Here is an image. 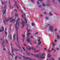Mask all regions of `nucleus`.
I'll list each match as a JSON object with an SVG mask.
<instances>
[{
	"label": "nucleus",
	"mask_w": 60,
	"mask_h": 60,
	"mask_svg": "<svg viewBox=\"0 0 60 60\" xmlns=\"http://www.w3.org/2000/svg\"><path fill=\"white\" fill-rule=\"evenodd\" d=\"M20 19V18H19L17 19L16 21V23L15 25V28L16 29V34H17V41L18 42V44H19V37H18V28L19 27H17V23H18V22L19 21Z\"/></svg>",
	"instance_id": "nucleus-1"
},
{
	"label": "nucleus",
	"mask_w": 60,
	"mask_h": 60,
	"mask_svg": "<svg viewBox=\"0 0 60 60\" xmlns=\"http://www.w3.org/2000/svg\"><path fill=\"white\" fill-rule=\"evenodd\" d=\"M35 56L36 57H38L39 58H40L41 59L45 58V57L43 56V54L40 55L38 54L35 55Z\"/></svg>",
	"instance_id": "nucleus-2"
},
{
	"label": "nucleus",
	"mask_w": 60,
	"mask_h": 60,
	"mask_svg": "<svg viewBox=\"0 0 60 60\" xmlns=\"http://www.w3.org/2000/svg\"><path fill=\"white\" fill-rule=\"evenodd\" d=\"M6 7V4H5L4 5V10H3L2 11V12H3V14H5V12H6V9L5 8Z\"/></svg>",
	"instance_id": "nucleus-3"
},
{
	"label": "nucleus",
	"mask_w": 60,
	"mask_h": 60,
	"mask_svg": "<svg viewBox=\"0 0 60 60\" xmlns=\"http://www.w3.org/2000/svg\"><path fill=\"white\" fill-rule=\"evenodd\" d=\"M11 48H12V53L13 56H14V54L13 53V51H14V50H15V51H19V50H18L15 49H12V47Z\"/></svg>",
	"instance_id": "nucleus-4"
},
{
	"label": "nucleus",
	"mask_w": 60,
	"mask_h": 60,
	"mask_svg": "<svg viewBox=\"0 0 60 60\" xmlns=\"http://www.w3.org/2000/svg\"><path fill=\"white\" fill-rule=\"evenodd\" d=\"M21 24L22 25V28H23L24 26H25V22L24 21H23V19H22L21 21Z\"/></svg>",
	"instance_id": "nucleus-5"
},
{
	"label": "nucleus",
	"mask_w": 60,
	"mask_h": 60,
	"mask_svg": "<svg viewBox=\"0 0 60 60\" xmlns=\"http://www.w3.org/2000/svg\"><path fill=\"white\" fill-rule=\"evenodd\" d=\"M49 30H50V31H51L52 32L53 31V27L52 26H50L49 27Z\"/></svg>",
	"instance_id": "nucleus-6"
},
{
	"label": "nucleus",
	"mask_w": 60,
	"mask_h": 60,
	"mask_svg": "<svg viewBox=\"0 0 60 60\" xmlns=\"http://www.w3.org/2000/svg\"><path fill=\"white\" fill-rule=\"evenodd\" d=\"M23 58H24L25 60L26 59H29V60H34V59H31L30 58H27V57H23Z\"/></svg>",
	"instance_id": "nucleus-7"
},
{
	"label": "nucleus",
	"mask_w": 60,
	"mask_h": 60,
	"mask_svg": "<svg viewBox=\"0 0 60 60\" xmlns=\"http://www.w3.org/2000/svg\"><path fill=\"white\" fill-rule=\"evenodd\" d=\"M5 19V22H7V21H9V20H11V19H12V18H8V19Z\"/></svg>",
	"instance_id": "nucleus-8"
},
{
	"label": "nucleus",
	"mask_w": 60,
	"mask_h": 60,
	"mask_svg": "<svg viewBox=\"0 0 60 60\" xmlns=\"http://www.w3.org/2000/svg\"><path fill=\"white\" fill-rule=\"evenodd\" d=\"M25 21L26 22L25 24L26 25V26H27V29H28V24H26V23L27 22V21H26V19H25Z\"/></svg>",
	"instance_id": "nucleus-9"
},
{
	"label": "nucleus",
	"mask_w": 60,
	"mask_h": 60,
	"mask_svg": "<svg viewBox=\"0 0 60 60\" xmlns=\"http://www.w3.org/2000/svg\"><path fill=\"white\" fill-rule=\"evenodd\" d=\"M26 41H27L28 43H29L31 42V40H30V38H29L26 40Z\"/></svg>",
	"instance_id": "nucleus-10"
},
{
	"label": "nucleus",
	"mask_w": 60,
	"mask_h": 60,
	"mask_svg": "<svg viewBox=\"0 0 60 60\" xmlns=\"http://www.w3.org/2000/svg\"><path fill=\"white\" fill-rule=\"evenodd\" d=\"M40 50H36L34 48V52H39Z\"/></svg>",
	"instance_id": "nucleus-11"
},
{
	"label": "nucleus",
	"mask_w": 60,
	"mask_h": 60,
	"mask_svg": "<svg viewBox=\"0 0 60 60\" xmlns=\"http://www.w3.org/2000/svg\"><path fill=\"white\" fill-rule=\"evenodd\" d=\"M16 19V17L15 16V19H12L11 20V22H14V21H15V19Z\"/></svg>",
	"instance_id": "nucleus-12"
},
{
	"label": "nucleus",
	"mask_w": 60,
	"mask_h": 60,
	"mask_svg": "<svg viewBox=\"0 0 60 60\" xmlns=\"http://www.w3.org/2000/svg\"><path fill=\"white\" fill-rule=\"evenodd\" d=\"M57 37L58 39H59L60 38V36H59V34H57Z\"/></svg>",
	"instance_id": "nucleus-13"
},
{
	"label": "nucleus",
	"mask_w": 60,
	"mask_h": 60,
	"mask_svg": "<svg viewBox=\"0 0 60 60\" xmlns=\"http://www.w3.org/2000/svg\"><path fill=\"white\" fill-rule=\"evenodd\" d=\"M5 34L6 35H7V32H6V28H5Z\"/></svg>",
	"instance_id": "nucleus-14"
},
{
	"label": "nucleus",
	"mask_w": 60,
	"mask_h": 60,
	"mask_svg": "<svg viewBox=\"0 0 60 60\" xmlns=\"http://www.w3.org/2000/svg\"><path fill=\"white\" fill-rule=\"evenodd\" d=\"M30 33H29V34H27V36H26V38H29V35L30 34Z\"/></svg>",
	"instance_id": "nucleus-15"
},
{
	"label": "nucleus",
	"mask_w": 60,
	"mask_h": 60,
	"mask_svg": "<svg viewBox=\"0 0 60 60\" xmlns=\"http://www.w3.org/2000/svg\"><path fill=\"white\" fill-rule=\"evenodd\" d=\"M26 54H27V55H30V53L27 52H26Z\"/></svg>",
	"instance_id": "nucleus-16"
},
{
	"label": "nucleus",
	"mask_w": 60,
	"mask_h": 60,
	"mask_svg": "<svg viewBox=\"0 0 60 60\" xmlns=\"http://www.w3.org/2000/svg\"><path fill=\"white\" fill-rule=\"evenodd\" d=\"M48 57H50V56H51V55H50V53H49L48 54Z\"/></svg>",
	"instance_id": "nucleus-17"
},
{
	"label": "nucleus",
	"mask_w": 60,
	"mask_h": 60,
	"mask_svg": "<svg viewBox=\"0 0 60 60\" xmlns=\"http://www.w3.org/2000/svg\"><path fill=\"white\" fill-rule=\"evenodd\" d=\"M15 2V5L17 6V8L18 9H19V7L17 5H16V4H17V2Z\"/></svg>",
	"instance_id": "nucleus-18"
},
{
	"label": "nucleus",
	"mask_w": 60,
	"mask_h": 60,
	"mask_svg": "<svg viewBox=\"0 0 60 60\" xmlns=\"http://www.w3.org/2000/svg\"><path fill=\"white\" fill-rule=\"evenodd\" d=\"M38 45H40L41 44V41H40L38 43Z\"/></svg>",
	"instance_id": "nucleus-19"
},
{
	"label": "nucleus",
	"mask_w": 60,
	"mask_h": 60,
	"mask_svg": "<svg viewBox=\"0 0 60 60\" xmlns=\"http://www.w3.org/2000/svg\"><path fill=\"white\" fill-rule=\"evenodd\" d=\"M2 4H6V2H2Z\"/></svg>",
	"instance_id": "nucleus-20"
},
{
	"label": "nucleus",
	"mask_w": 60,
	"mask_h": 60,
	"mask_svg": "<svg viewBox=\"0 0 60 60\" xmlns=\"http://www.w3.org/2000/svg\"><path fill=\"white\" fill-rule=\"evenodd\" d=\"M13 40L14 41V40H15V35L14 34H13Z\"/></svg>",
	"instance_id": "nucleus-21"
},
{
	"label": "nucleus",
	"mask_w": 60,
	"mask_h": 60,
	"mask_svg": "<svg viewBox=\"0 0 60 60\" xmlns=\"http://www.w3.org/2000/svg\"><path fill=\"white\" fill-rule=\"evenodd\" d=\"M8 54L9 55V56H12V57H13V56H12V55L9 52L8 53Z\"/></svg>",
	"instance_id": "nucleus-22"
},
{
	"label": "nucleus",
	"mask_w": 60,
	"mask_h": 60,
	"mask_svg": "<svg viewBox=\"0 0 60 60\" xmlns=\"http://www.w3.org/2000/svg\"><path fill=\"white\" fill-rule=\"evenodd\" d=\"M15 16H16V17H18V14L17 13H16L15 14Z\"/></svg>",
	"instance_id": "nucleus-23"
},
{
	"label": "nucleus",
	"mask_w": 60,
	"mask_h": 60,
	"mask_svg": "<svg viewBox=\"0 0 60 60\" xmlns=\"http://www.w3.org/2000/svg\"><path fill=\"white\" fill-rule=\"evenodd\" d=\"M49 15H50V16H52V13H51V12H50L49 13Z\"/></svg>",
	"instance_id": "nucleus-24"
},
{
	"label": "nucleus",
	"mask_w": 60,
	"mask_h": 60,
	"mask_svg": "<svg viewBox=\"0 0 60 60\" xmlns=\"http://www.w3.org/2000/svg\"><path fill=\"white\" fill-rule=\"evenodd\" d=\"M38 39H39L38 40V41H40V39H41V38L39 37V38H38Z\"/></svg>",
	"instance_id": "nucleus-25"
},
{
	"label": "nucleus",
	"mask_w": 60,
	"mask_h": 60,
	"mask_svg": "<svg viewBox=\"0 0 60 60\" xmlns=\"http://www.w3.org/2000/svg\"><path fill=\"white\" fill-rule=\"evenodd\" d=\"M25 36H26V35H22V36L23 38H24V37Z\"/></svg>",
	"instance_id": "nucleus-26"
},
{
	"label": "nucleus",
	"mask_w": 60,
	"mask_h": 60,
	"mask_svg": "<svg viewBox=\"0 0 60 60\" xmlns=\"http://www.w3.org/2000/svg\"><path fill=\"white\" fill-rule=\"evenodd\" d=\"M22 49H23V50H24V51H26V50H25V49L23 47H22Z\"/></svg>",
	"instance_id": "nucleus-27"
},
{
	"label": "nucleus",
	"mask_w": 60,
	"mask_h": 60,
	"mask_svg": "<svg viewBox=\"0 0 60 60\" xmlns=\"http://www.w3.org/2000/svg\"><path fill=\"white\" fill-rule=\"evenodd\" d=\"M4 43V41H3V42L2 43V45H3V46H4V44H3V43Z\"/></svg>",
	"instance_id": "nucleus-28"
},
{
	"label": "nucleus",
	"mask_w": 60,
	"mask_h": 60,
	"mask_svg": "<svg viewBox=\"0 0 60 60\" xmlns=\"http://www.w3.org/2000/svg\"><path fill=\"white\" fill-rule=\"evenodd\" d=\"M9 58L10 60H12V59L11 58V57H10V56H9Z\"/></svg>",
	"instance_id": "nucleus-29"
},
{
	"label": "nucleus",
	"mask_w": 60,
	"mask_h": 60,
	"mask_svg": "<svg viewBox=\"0 0 60 60\" xmlns=\"http://www.w3.org/2000/svg\"><path fill=\"white\" fill-rule=\"evenodd\" d=\"M45 19L47 20L48 19H49V18L47 17H45Z\"/></svg>",
	"instance_id": "nucleus-30"
},
{
	"label": "nucleus",
	"mask_w": 60,
	"mask_h": 60,
	"mask_svg": "<svg viewBox=\"0 0 60 60\" xmlns=\"http://www.w3.org/2000/svg\"><path fill=\"white\" fill-rule=\"evenodd\" d=\"M45 4H42V6H45Z\"/></svg>",
	"instance_id": "nucleus-31"
},
{
	"label": "nucleus",
	"mask_w": 60,
	"mask_h": 60,
	"mask_svg": "<svg viewBox=\"0 0 60 60\" xmlns=\"http://www.w3.org/2000/svg\"><path fill=\"white\" fill-rule=\"evenodd\" d=\"M27 31H28V33H29V32L30 31H31V30H27Z\"/></svg>",
	"instance_id": "nucleus-32"
},
{
	"label": "nucleus",
	"mask_w": 60,
	"mask_h": 60,
	"mask_svg": "<svg viewBox=\"0 0 60 60\" xmlns=\"http://www.w3.org/2000/svg\"><path fill=\"white\" fill-rule=\"evenodd\" d=\"M55 45V44H52V46H53V47H54V46Z\"/></svg>",
	"instance_id": "nucleus-33"
},
{
	"label": "nucleus",
	"mask_w": 60,
	"mask_h": 60,
	"mask_svg": "<svg viewBox=\"0 0 60 60\" xmlns=\"http://www.w3.org/2000/svg\"><path fill=\"white\" fill-rule=\"evenodd\" d=\"M8 3L10 6H11V4H10V1H8Z\"/></svg>",
	"instance_id": "nucleus-34"
},
{
	"label": "nucleus",
	"mask_w": 60,
	"mask_h": 60,
	"mask_svg": "<svg viewBox=\"0 0 60 60\" xmlns=\"http://www.w3.org/2000/svg\"><path fill=\"white\" fill-rule=\"evenodd\" d=\"M18 56H16L15 58V59H16V58H17V57H18Z\"/></svg>",
	"instance_id": "nucleus-35"
},
{
	"label": "nucleus",
	"mask_w": 60,
	"mask_h": 60,
	"mask_svg": "<svg viewBox=\"0 0 60 60\" xmlns=\"http://www.w3.org/2000/svg\"><path fill=\"white\" fill-rule=\"evenodd\" d=\"M32 26H34V23H32Z\"/></svg>",
	"instance_id": "nucleus-36"
},
{
	"label": "nucleus",
	"mask_w": 60,
	"mask_h": 60,
	"mask_svg": "<svg viewBox=\"0 0 60 60\" xmlns=\"http://www.w3.org/2000/svg\"><path fill=\"white\" fill-rule=\"evenodd\" d=\"M51 50L52 51L53 50H54V49L53 48H51Z\"/></svg>",
	"instance_id": "nucleus-37"
},
{
	"label": "nucleus",
	"mask_w": 60,
	"mask_h": 60,
	"mask_svg": "<svg viewBox=\"0 0 60 60\" xmlns=\"http://www.w3.org/2000/svg\"><path fill=\"white\" fill-rule=\"evenodd\" d=\"M39 0H38L37 2V3H38V4H40V3H39Z\"/></svg>",
	"instance_id": "nucleus-38"
},
{
	"label": "nucleus",
	"mask_w": 60,
	"mask_h": 60,
	"mask_svg": "<svg viewBox=\"0 0 60 60\" xmlns=\"http://www.w3.org/2000/svg\"><path fill=\"white\" fill-rule=\"evenodd\" d=\"M18 48H19L20 49H21V48H20V46H18Z\"/></svg>",
	"instance_id": "nucleus-39"
},
{
	"label": "nucleus",
	"mask_w": 60,
	"mask_h": 60,
	"mask_svg": "<svg viewBox=\"0 0 60 60\" xmlns=\"http://www.w3.org/2000/svg\"><path fill=\"white\" fill-rule=\"evenodd\" d=\"M10 40H11V36H10Z\"/></svg>",
	"instance_id": "nucleus-40"
},
{
	"label": "nucleus",
	"mask_w": 60,
	"mask_h": 60,
	"mask_svg": "<svg viewBox=\"0 0 60 60\" xmlns=\"http://www.w3.org/2000/svg\"><path fill=\"white\" fill-rule=\"evenodd\" d=\"M48 52H51V51L50 50H49V51H48Z\"/></svg>",
	"instance_id": "nucleus-41"
},
{
	"label": "nucleus",
	"mask_w": 60,
	"mask_h": 60,
	"mask_svg": "<svg viewBox=\"0 0 60 60\" xmlns=\"http://www.w3.org/2000/svg\"><path fill=\"white\" fill-rule=\"evenodd\" d=\"M31 49V48H29V50H30Z\"/></svg>",
	"instance_id": "nucleus-42"
},
{
	"label": "nucleus",
	"mask_w": 60,
	"mask_h": 60,
	"mask_svg": "<svg viewBox=\"0 0 60 60\" xmlns=\"http://www.w3.org/2000/svg\"><path fill=\"white\" fill-rule=\"evenodd\" d=\"M41 5L39 6V8L41 7Z\"/></svg>",
	"instance_id": "nucleus-43"
},
{
	"label": "nucleus",
	"mask_w": 60,
	"mask_h": 60,
	"mask_svg": "<svg viewBox=\"0 0 60 60\" xmlns=\"http://www.w3.org/2000/svg\"><path fill=\"white\" fill-rule=\"evenodd\" d=\"M56 49H57V50H59V48H56Z\"/></svg>",
	"instance_id": "nucleus-44"
},
{
	"label": "nucleus",
	"mask_w": 60,
	"mask_h": 60,
	"mask_svg": "<svg viewBox=\"0 0 60 60\" xmlns=\"http://www.w3.org/2000/svg\"><path fill=\"white\" fill-rule=\"evenodd\" d=\"M3 21L4 24H5V21H4V20H3Z\"/></svg>",
	"instance_id": "nucleus-45"
},
{
	"label": "nucleus",
	"mask_w": 60,
	"mask_h": 60,
	"mask_svg": "<svg viewBox=\"0 0 60 60\" xmlns=\"http://www.w3.org/2000/svg\"><path fill=\"white\" fill-rule=\"evenodd\" d=\"M38 34V33L36 32L35 34Z\"/></svg>",
	"instance_id": "nucleus-46"
},
{
	"label": "nucleus",
	"mask_w": 60,
	"mask_h": 60,
	"mask_svg": "<svg viewBox=\"0 0 60 60\" xmlns=\"http://www.w3.org/2000/svg\"><path fill=\"white\" fill-rule=\"evenodd\" d=\"M32 2H34V0H31Z\"/></svg>",
	"instance_id": "nucleus-47"
},
{
	"label": "nucleus",
	"mask_w": 60,
	"mask_h": 60,
	"mask_svg": "<svg viewBox=\"0 0 60 60\" xmlns=\"http://www.w3.org/2000/svg\"><path fill=\"white\" fill-rule=\"evenodd\" d=\"M34 38V37H33V36H31V38Z\"/></svg>",
	"instance_id": "nucleus-48"
},
{
	"label": "nucleus",
	"mask_w": 60,
	"mask_h": 60,
	"mask_svg": "<svg viewBox=\"0 0 60 60\" xmlns=\"http://www.w3.org/2000/svg\"><path fill=\"white\" fill-rule=\"evenodd\" d=\"M46 5L47 6H49V4H46Z\"/></svg>",
	"instance_id": "nucleus-49"
},
{
	"label": "nucleus",
	"mask_w": 60,
	"mask_h": 60,
	"mask_svg": "<svg viewBox=\"0 0 60 60\" xmlns=\"http://www.w3.org/2000/svg\"><path fill=\"white\" fill-rule=\"evenodd\" d=\"M54 41L55 42H56V41H57L56 40H55Z\"/></svg>",
	"instance_id": "nucleus-50"
},
{
	"label": "nucleus",
	"mask_w": 60,
	"mask_h": 60,
	"mask_svg": "<svg viewBox=\"0 0 60 60\" xmlns=\"http://www.w3.org/2000/svg\"><path fill=\"white\" fill-rule=\"evenodd\" d=\"M23 52V51L22 50H21V52L22 53Z\"/></svg>",
	"instance_id": "nucleus-51"
},
{
	"label": "nucleus",
	"mask_w": 60,
	"mask_h": 60,
	"mask_svg": "<svg viewBox=\"0 0 60 60\" xmlns=\"http://www.w3.org/2000/svg\"><path fill=\"white\" fill-rule=\"evenodd\" d=\"M6 43L7 44L8 43V42L7 41V40H6Z\"/></svg>",
	"instance_id": "nucleus-52"
},
{
	"label": "nucleus",
	"mask_w": 60,
	"mask_h": 60,
	"mask_svg": "<svg viewBox=\"0 0 60 60\" xmlns=\"http://www.w3.org/2000/svg\"><path fill=\"white\" fill-rule=\"evenodd\" d=\"M54 52H56V49H54Z\"/></svg>",
	"instance_id": "nucleus-53"
},
{
	"label": "nucleus",
	"mask_w": 60,
	"mask_h": 60,
	"mask_svg": "<svg viewBox=\"0 0 60 60\" xmlns=\"http://www.w3.org/2000/svg\"><path fill=\"white\" fill-rule=\"evenodd\" d=\"M58 1L59 3H60V0H58Z\"/></svg>",
	"instance_id": "nucleus-54"
},
{
	"label": "nucleus",
	"mask_w": 60,
	"mask_h": 60,
	"mask_svg": "<svg viewBox=\"0 0 60 60\" xmlns=\"http://www.w3.org/2000/svg\"><path fill=\"white\" fill-rule=\"evenodd\" d=\"M42 1H43V0H39V1H41V2H42Z\"/></svg>",
	"instance_id": "nucleus-55"
},
{
	"label": "nucleus",
	"mask_w": 60,
	"mask_h": 60,
	"mask_svg": "<svg viewBox=\"0 0 60 60\" xmlns=\"http://www.w3.org/2000/svg\"><path fill=\"white\" fill-rule=\"evenodd\" d=\"M57 31V29H55V31Z\"/></svg>",
	"instance_id": "nucleus-56"
},
{
	"label": "nucleus",
	"mask_w": 60,
	"mask_h": 60,
	"mask_svg": "<svg viewBox=\"0 0 60 60\" xmlns=\"http://www.w3.org/2000/svg\"><path fill=\"white\" fill-rule=\"evenodd\" d=\"M44 14H46V12H44Z\"/></svg>",
	"instance_id": "nucleus-57"
},
{
	"label": "nucleus",
	"mask_w": 60,
	"mask_h": 60,
	"mask_svg": "<svg viewBox=\"0 0 60 60\" xmlns=\"http://www.w3.org/2000/svg\"><path fill=\"white\" fill-rule=\"evenodd\" d=\"M23 8L24 10H26V8H25V7Z\"/></svg>",
	"instance_id": "nucleus-58"
},
{
	"label": "nucleus",
	"mask_w": 60,
	"mask_h": 60,
	"mask_svg": "<svg viewBox=\"0 0 60 60\" xmlns=\"http://www.w3.org/2000/svg\"><path fill=\"white\" fill-rule=\"evenodd\" d=\"M34 48V47H33L32 48V50H33V49Z\"/></svg>",
	"instance_id": "nucleus-59"
},
{
	"label": "nucleus",
	"mask_w": 60,
	"mask_h": 60,
	"mask_svg": "<svg viewBox=\"0 0 60 60\" xmlns=\"http://www.w3.org/2000/svg\"><path fill=\"white\" fill-rule=\"evenodd\" d=\"M19 59H21V58L20 57H19Z\"/></svg>",
	"instance_id": "nucleus-60"
},
{
	"label": "nucleus",
	"mask_w": 60,
	"mask_h": 60,
	"mask_svg": "<svg viewBox=\"0 0 60 60\" xmlns=\"http://www.w3.org/2000/svg\"><path fill=\"white\" fill-rule=\"evenodd\" d=\"M52 2L54 3V0H52Z\"/></svg>",
	"instance_id": "nucleus-61"
},
{
	"label": "nucleus",
	"mask_w": 60,
	"mask_h": 60,
	"mask_svg": "<svg viewBox=\"0 0 60 60\" xmlns=\"http://www.w3.org/2000/svg\"><path fill=\"white\" fill-rule=\"evenodd\" d=\"M24 46H26V45L25 44H24Z\"/></svg>",
	"instance_id": "nucleus-62"
},
{
	"label": "nucleus",
	"mask_w": 60,
	"mask_h": 60,
	"mask_svg": "<svg viewBox=\"0 0 60 60\" xmlns=\"http://www.w3.org/2000/svg\"><path fill=\"white\" fill-rule=\"evenodd\" d=\"M23 15L24 16H25V14H23Z\"/></svg>",
	"instance_id": "nucleus-63"
},
{
	"label": "nucleus",
	"mask_w": 60,
	"mask_h": 60,
	"mask_svg": "<svg viewBox=\"0 0 60 60\" xmlns=\"http://www.w3.org/2000/svg\"><path fill=\"white\" fill-rule=\"evenodd\" d=\"M58 59L59 60H60V58H59Z\"/></svg>",
	"instance_id": "nucleus-64"
}]
</instances>
